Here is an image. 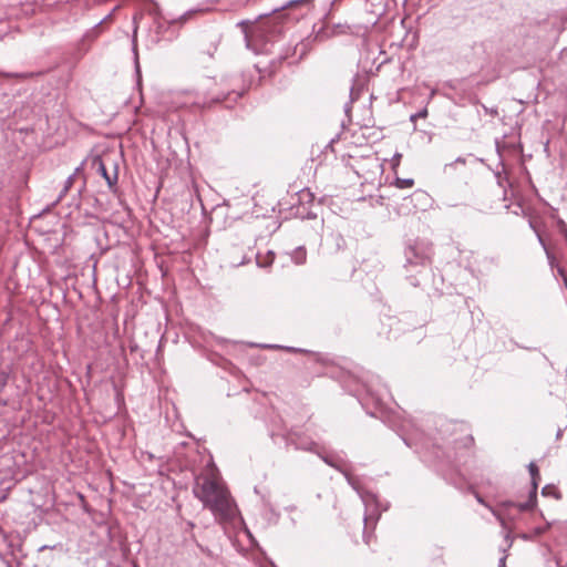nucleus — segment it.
I'll list each match as a JSON object with an SVG mask.
<instances>
[{
	"label": "nucleus",
	"mask_w": 567,
	"mask_h": 567,
	"mask_svg": "<svg viewBox=\"0 0 567 567\" xmlns=\"http://www.w3.org/2000/svg\"><path fill=\"white\" fill-rule=\"evenodd\" d=\"M111 18H112V13L107 14V16L104 18V20L100 21V22L96 24V27L101 25L104 21H106V20H109V19H111Z\"/></svg>",
	"instance_id": "20"
},
{
	"label": "nucleus",
	"mask_w": 567,
	"mask_h": 567,
	"mask_svg": "<svg viewBox=\"0 0 567 567\" xmlns=\"http://www.w3.org/2000/svg\"><path fill=\"white\" fill-rule=\"evenodd\" d=\"M505 560H506V556H503V557L499 559L498 567H505Z\"/></svg>",
	"instance_id": "19"
},
{
	"label": "nucleus",
	"mask_w": 567,
	"mask_h": 567,
	"mask_svg": "<svg viewBox=\"0 0 567 567\" xmlns=\"http://www.w3.org/2000/svg\"><path fill=\"white\" fill-rule=\"evenodd\" d=\"M546 256H547V259H548V262L551 267H554V265L556 264V258L555 256L548 250L546 249Z\"/></svg>",
	"instance_id": "13"
},
{
	"label": "nucleus",
	"mask_w": 567,
	"mask_h": 567,
	"mask_svg": "<svg viewBox=\"0 0 567 567\" xmlns=\"http://www.w3.org/2000/svg\"><path fill=\"white\" fill-rule=\"evenodd\" d=\"M505 542H506V548L504 549V551H505L507 548H509V547L512 546V544H513V539L511 538L509 533H506V535H505Z\"/></svg>",
	"instance_id": "14"
},
{
	"label": "nucleus",
	"mask_w": 567,
	"mask_h": 567,
	"mask_svg": "<svg viewBox=\"0 0 567 567\" xmlns=\"http://www.w3.org/2000/svg\"><path fill=\"white\" fill-rule=\"evenodd\" d=\"M493 514L496 516V518L499 520V523L504 526L505 522H504V518L501 516V514L496 513L495 511H493Z\"/></svg>",
	"instance_id": "18"
},
{
	"label": "nucleus",
	"mask_w": 567,
	"mask_h": 567,
	"mask_svg": "<svg viewBox=\"0 0 567 567\" xmlns=\"http://www.w3.org/2000/svg\"><path fill=\"white\" fill-rule=\"evenodd\" d=\"M402 155L400 153H395L391 159L393 168L400 165Z\"/></svg>",
	"instance_id": "12"
},
{
	"label": "nucleus",
	"mask_w": 567,
	"mask_h": 567,
	"mask_svg": "<svg viewBox=\"0 0 567 567\" xmlns=\"http://www.w3.org/2000/svg\"><path fill=\"white\" fill-rule=\"evenodd\" d=\"M537 236H538V241H539V244L542 245V247H543L545 250H546V249H548V248H547V246H546L545 240L543 239V237H542L539 234H538Z\"/></svg>",
	"instance_id": "17"
},
{
	"label": "nucleus",
	"mask_w": 567,
	"mask_h": 567,
	"mask_svg": "<svg viewBox=\"0 0 567 567\" xmlns=\"http://www.w3.org/2000/svg\"><path fill=\"white\" fill-rule=\"evenodd\" d=\"M194 494L205 507L210 509L216 520L231 522L236 517V504L226 486L216 480L209 476L197 480Z\"/></svg>",
	"instance_id": "1"
},
{
	"label": "nucleus",
	"mask_w": 567,
	"mask_h": 567,
	"mask_svg": "<svg viewBox=\"0 0 567 567\" xmlns=\"http://www.w3.org/2000/svg\"><path fill=\"white\" fill-rule=\"evenodd\" d=\"M78 172H79V168H76V169H75V172L66 178V181H65V183H64V187H63V189L61 190V193L59 194V197H58V199H56V203H58V202H60V200H62V198H63V197L66 195V193L70 190V188L72 187V185H73V183H74V179H75V176H76Z\"/></svg>",
	"instance_id": "7"
},
{
	"label": "nucleus",
	"mask_w": 567,
	"mask_h": 567,
	"mask_svg": "<svg viewBox=\"0 0 567 567\" xmlns=\"http://www.w3.org/2000/svg\"><path fill=\"white\" fill-rule=\"evenodd\" d=\"M309 1L310 0H291L289 1L284 8H295V7H298V6H305V4H309Z\"/></svg>",
	"instance_id": "10"
},
{
	"label": "nucleus",
	"mask_w": 567,
	"mask_h": 567,
	"mask_svg": "<svg viewBox=\"0 0 567 567\" xmlns=\"http://www.w3.org/2000/svg\"><path fill=\"white\" fill-rule=\"evenodd\" d=\"M414 185V179L412 178H396L395 179V186L398 188H410Z\"/></svg>",
	"instance_id": "8"
},
{
	"label": "nucleus",
	"mask_w": 567,
	"mask_h": 567,
	"mask_svg": "<svg viewBox=\"0 0 567 567\" xmlns=\"http://www.w3.org/2000/svg\"><path fill=\"white\" fill-rule=\"evenodd\" d=\"M558 272H559L561 276H564V275H565V271H564V269H563V268H558Z\"/></svg>",
	"instance_id": "22"
},
{
	"label": "nucleus",
	"mask_w": 567,
	"mask_h": 567,
	"mask_svg": "<svg viewBox=\"0 0 567 567\" xmlns=\"http://www.w3.org/2000/svg\"><path fill=\"white\" fill-rule=\"evenodd\" d=\"M542 494L545 496L551 495L557 499L560 498V493L556 489L555 486H551V485L544 486L542 489Z\"/></svg>",
	"instance_id": "9"
},
{
	"label": "nucleus",
	"mask_w": 567,
	"mask_h": 567,
	"mask_svg": "<svg viewBox=\"0 0 567 567\" xmlns=\"http://www.w3.org/2000/svg\"><path fill=\"white\" fill-rule=\"evenodd\" d=\"M188 527H194V524L189 522Z\"/></svg>",
	"instance_id": "23"
},
{
	"label": "nucleus",
	"mask_w": 567,
	"mask_h": 567,
	"mask_svg": "<svg viewBox=\"0 0 567 567\" xmlns=\"http://www.w3.org/2000/svg\"><path fill=\"white\" fill-rule=\"evenodd\" d=\"M92 167L95 168L96 173H99L106 181L110 189H114L117 183V169L115 168L112 175L109 174L105 163L100 156H95L92 159Z\"/></svg>",
	"instance_id": "5"
},
{
	"label": "nucleus",
	"mask_w": 567,
	"mask_h": 567,
	"mask_svg": "<svg viewBox=\"0 0 567 567\" xmlns=\"http://www.w3.org/2000/svg\"><path fill=\"white\" fill-rule=\"evenodd\" d=\"M290 257L296 265H303L307 260V250L303 246H299L291 251Z\"/></svg>",
	"instance_id": "6"
},
{
	"label": "nucleus",
	"mask_w": 567,
	"mask_h": 567,
	"mask_svg": "<svg viewBox=\"0 0 567 567\" xmlns=\"http://www.w3.org/2000/svg\"><path fill=\"white\" fill-rule=\"evenodd\" d=\"M8 78H19V79H29L33 76V73H8L6 74Z\"/></svg>",
	"instance_id": "11"
},
{
	"label": "nucleus",
	"mask_w": 567,
	"mask_h": 567,
	"mask_svg": "<svg viewBox=\"0 0 567 567\" xmlns=\"http://www.w3.org/2000/svg\"><path fill=\"white\" fill-rule=\"evenodd\" d=\"M476 499H477L478 503L485 505L483 498L480 495H476Z\"/></svg>",
	"instance_id": "21"
},
{
	"label": "nucleus",
	"mask_w": 567,
	"mask_h": 567,
	"mask_svg": "<svg viewBox=\"0 0 567 567\" xmlns=\"http://www.w3.org/2000/svg\"><path fill=\"white\" fill-rule=\"evenodd\" d=\"M347 480H348L349 484H351L352 487L358 491V487H357V484H355V480L353 477H351L350 475H347Z\"/></svg>",
	"instance_id": "16"
},
{
	"label": "nucleus",
	"mask_w": 567,
	"mask_h": 567,
	"mask_svg": "<svg viewBox=\"0 0 567 567\" xmlns=\"http://www.w3.org/2000/svg\"><path fill=\"white\" fill-rule=\"evenodd\" d=\"M426 113H427L426 110H423V111L419 112L417 114L411 115V120L413 121L415 117H424V116H426Z\"/></svg>",
	"instance_id": "15"
},
{
	"label": "nucleus",
	"mask_w": 567,
	"mask_h": 567,
	"mask_svg": "<svg viewBox=\"0 0 567 567\" xmlns=\"http://www.w3.org/2000/svg\"><path fill=\"white\" fill-rule=\"evenodd\" d=\"M234 95V100H237L239 97L243 96V91H231L227 94V96H223L220 97L219 95L218 96H215L210 100H207L205 96H203L202 94L199 93H196L195 94V99L193 101V105L198 107V109H208L210 106H213L214 104L216 103H220L223 102L224 100L228 99L229 96Z\"/></svg>",
	"instance_id": "4"
},
{
	"label": "nucleus",
	"mask_w": 567,
	"mask_h": 567,
	"mask_svg": "<svg viewBox=\"0 0 567 567\" xmlns=\"http://www.w3.org/2000/svg\"><path fill=\"white\" fill-rule=\"evenodd\" d=\"M528 471L532 476V491L529 493V499L526 503H520V504H515L513 502H505V503H503L504 506H515L518 508L519 512H526V511L534 508V506L536 504V497H537L539 471H538L537 465L534 462H530L528 464Z\"/></svg>",
	"instance_id": "3"
},
{
	"label": "nucleus",
	"mask_w": 567,
	"mask_h": 567,
	"mask_svg": "<svg viewBox=\"0 0 567 567\" xmlns=\"http://www.w3.org/2000/svg\"><path fill=\"white\" fill-rule=\"evenodd\" d=\"M432 254V246L419 240L409 245L404 250L406 265L410 266H426L431 262Z\"/></svg>",
	"instance_id": "2"
}]
</instances>
